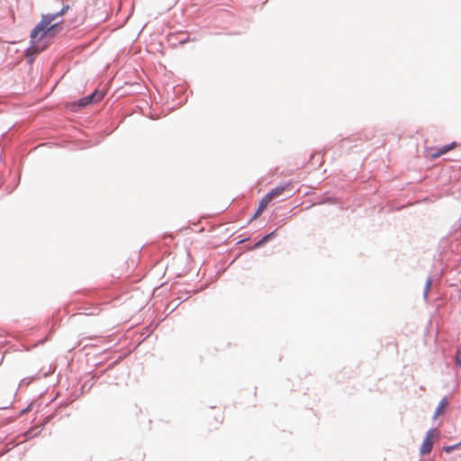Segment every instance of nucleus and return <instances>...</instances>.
I'll use <instances>...</instances> for the list:
<instances>
[{"instance_id": "1", "label": "nucleus", "mask_w": 461, "mask_h": 461, "mask_svg": "<svg viewBox=\"0 0 461 461\" xmlns=\"http://www.w3.org/2000/svg\"><path fill=\"white\" fill-rule=\"evenodd\" d=\"M68 5H66L62 10L54 14L43 15L41 22L35 26L31 33L32 46L31 49L34 51L43 50L44 47L40 46V41L46 37H54L62 30V26L59 23H52L53 21L63 15L68 9Z\"/></svg>"}, {"instance_id": "2", "label": "nucleus", "mask_w": 461, "mask_h": 461, "mask_svg": "<svg viewBox=\"0 0 461 461\" xmlns=\"http://www.w3.org/2000/svg\"><path fill=\"white\" fill-rule=\"evenodd\" d=\"M438 436V431L436 429H429L423 440V443L420 447V452L421 455H427L429 454L432 450L433 444L435 438H437Z\"/></svg>"}, {"instance_id": "3", "label": "nucleus", "mask_w": 461, "mask_h": 461, "mask_svg": "<svg viewBox=\"0 0 461 461\" xmlns=\"http://www.w3.org/2000/svg\"><path fill=\"white\" fill-rule=\"evenodd\" d=\"M456 147V142H452L448 145L443 146L441 148H428L426 149L427 156L430 158L431 159H436L439 158L440 156L446 154L447 152L454 149Z\"/></svg>"}, {"instance_id": "4", "label": "nucleus", "mask_w": 461, "mask_h": 461, "mask_svg": "<svg viewBox=\"0 0 461 461\" xmlns=\"http://www.w3.org/2000/svg\"><path fill=\"white\" fill-rule=\"evenodd\" d=\"M103 98V95L100 94V93H97V92H95L82 99H80L78 101V105L79 106H86L88 105L89 104L93 103V102H97V101H100L101 99Z\"/></svg>"}, {"instance_id": "5", "label": "nucleus", "mask_w": 461, "mask_h": 461, "mask_svg": "<svg viewBox=\"0 0 461 461\" xmlns=\"http://www.w3.org/2000/svg\"><path fill=\"white\" fill-rule=\"evenodd\" d=\"M288 185H283V186H277V187L272 189L270 192H268L266 195L272 201L276 197L282 195L284 194V192L286 190Z\"/></svg>"}, {"instance_id": "6", "label": "nucleus", "mask_w": 461, "mask_h": 461, "mask_svg": "<svg viewBox=\"0 0 461 461\" xmlns=\"http://www.w3.org/2000/svg\"><path fill=\"white\" fill-rule=\"evenodd\" d=\"M270 202L271 200L267 195H265L259 202L258 208L254 215V218L260 216Z\"/></svg>"}, {"instance_id": "7", "label": "nucleus", "mask_w": 461, "mask_h": 461, "mask_svg": "<svg viewBox=\"0 0 461 461\" xmlns=\"http://www.w3.org/2000/svg\"><path fill=\"white\" fill-rule=\"evenodd\" d=\"M447 405H448L447 400L446 398H443L436 409L434 418L436 419L438 416L442 415L445 412V410L447 409Z\"/></svg>"}, {"instance_id": "8", "label": "nucleus", "mask_w": 461, "mask_h": 461, "mask_svg": "<svg viewBox=\"0 0 461 461\" xmlns=\"http://www.w3.org/2000/svg\"><path fill=\"white\" fill-rule=\"evenodd\" d=\"M275 232H271L270 234L266 235L263 237L257 244L256 247H259L260 245L266 243L269 239L274 235Z\"/></svg>"}, {"instance_id": "9", "label": "nucleus", "mask_w": 461, "mask_h": 461, "mask_svg": "<svg viewBox=\"0 0 461 461\" xmlns=\"http://www.w3.org/2000/svg\"><path fill=\"white\" fill-rule=\"evenodd\" d=\"M431 283H432V282H431V280H430V279H429V280L427 281L426 287H425V296H427V295H428L429 290L430 289Z\"/></svg>"}, {"instance_id": "10", "label": "nucleus", "mask_w": 461, "mask_h": 461, "mask_svg": "<svg viewBox=\"0 0 461 461\" xmlns=\"http://www.w3.org/2000/svg\"><path fill=\"white\" fill-rule=\"evenodd\" d=\"M455 447H456V446H450V447H446L444 449L447 453H450Z\"/></svg>"}]
</instances>
